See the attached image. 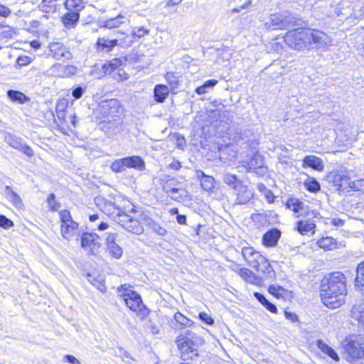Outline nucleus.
<instances>
[{"instance_id":"f257e3e1","label":"nucleus","mask_w":364,"mask_h":364,"mask_svg":"<svg viewBox=\"0 0 364 364\" xmlns=\"http://www.w3.org/2000/svg\"><path fill=\"white\" fill-rule=\"evenodd\" d=\"M346 282L345 275L341 272L331 273L322 279L321 297L324 305L336 309L344 303L347 292Z\"/></svg>"},{"instance_id":"f03ea898","label":"nucleus","mask_w":364,"mask_h":364,"mask_svg":"<svg viewBox=\"0 0 364 364\" xmlns=\"http://www.w3.org/2000/svg\"><path fill=\"white\" fill-rule=\"evenodd\" d=\"M181 358L183 360H193L198 355V346L202 338L191 331L177 336L176 339Z\"/></svg>"},{"instance_id":"7ed1b4c3","label":"nucleus","mask_w":364,"mask_h":364,"mask_svg":"<svg viewBox=\"0 0 364 364\" xmlns=\"http://www.w3.org/2000/svg\"><path fill=\"white\" fill-rule=\"evenodd\" d=\"M107 208L109 210L113 209V211L108 214L124 230L136 235H140L144 232L141 223L117 207L115 203H109Z\"/></svg>"},{"instance_id":"20e7f679","label":"nucleus","mask_w":364,"mask_h":364,"mask_svg":"<svg viewBox=\"0 0 364 364\" xmlns=\"http://www.w3.org/2000/svg\"><path fill=\"white\" fill-rule=\"evenodd\" d=\"M119 296L123 299L126 306L132 311L142 316L148 314L149 311L142 302L140 295L129 288L121 286L118 288Z\"/></svg>"},{"instance_id":"39448f33","label":"nucleus","mask_w":364,"mask_h":364,"mask_svg":"<svg viewBox=\"0 0 364 364\" xmlns=\"http://www.w3.org/2000/svg\"><path fill=\"white\" fill-rule=\"evenodd\" d=\"M309 28H302L289 31L284 36V41L292 49L297 50H309Z\"/></svg>"},{"instance_id":"423d86ee","label":"nucleus","mask_w":364,"mask_h":364,"mask_svg":"<svg viewBox=\"0 0 364 364\" xmlns=\"http://www.w3.org/2000/svg\"><path fill=\"white\" fill-rule=\"evenodd\" d=\"M348 355L347 360L355 361L364 356V336L362 335H350L342 343Z\"/></svg>"},{"instance_id":"0eeeda50","label":"nucleus","mask_w":364,"mask_h":364,"mask_svg":"<svg viewBox=\"0 0 364 364\" xmlns=\"http://www.w3.org/2000/svg\"><path fill=\"white\" fill-rule=\"evenodd\" d=\"M297 18L288 11L271 14L264 22L267 30H283L297 25Z\"/></svg>"},{"instance_id":"6e6552de","label":"nucleus","mask_w":364,"mask_h":364,"mask_svg":"<svg viewBox=\"0 0 364 364\" xmlns=\"http://www.w3.org/2000/svg\"><path fill=\"white\" fill-rule=\"evenodd\" d=\"M163 191L172 199L181 200L183 198L182 183L175 178L165 176L160 179Z\"/></svg>"},{"instance_id":"1a4fd4ad","label":"nucleus","mask_w":364,"mask_h":364,"mask_svg":"<svg viewBox=\"0 0 364 364\" xmlns=\"http://www.w3.org/2000/svg\"><path fill=\"white\" fill-rule=\"evenodd\" d=\"M328 180L340 192L350 191L352 181L349 176L343 171L331 172L328 176Z\"/></svg>"},{"instance_id":"9d476101","label":"nucleus","mask_w":364,"mask_h":364,"mask_svg":"<svg viewBox=\"0 0 364 364\" xmlns=\"http://www.w3.org/2000/svg\"><path fill=\"white\" fill-rule=\"evenodd\" d=\"M120 108L119 101L115 99L102 102L99 105V112L102 115L101 120L119 117L118 114Z\"/></svg>"},{"instance_id":"9b49d317","label":"nucleus","mask_w":364,"mask_h":364,"mask_svg":"<svg viewBox=\"0 0 364 364\" xmlns=\"http://www.w3.org/2000/svg\"><path fill=\"white\" fill-rule=\"evenodd\" d=\"M309 49L326 48L331 46V38L326 33L318 30L310 29Z\"/></svg>"},{"instance_id":"f8f14e48","label":"nucleus","mask_w":364,"mask_h":364,"mask_svg":"<svg viewBox=\"0 0 364 364\" xmlns=\"http://www.w3.org/2000/svg\"><path fill=\"white\" fill-rule=\"evenodd\" d=\"M100 128L108 136H115L123 130L122 121L120 117L102 119L100 122Z\"/></svg>"},{"instance_id":"ddd939ff","label":"nucleus","mask_w":364,"mask_h":364,"mask_svg":"<svg viewBox=\"0 0 364 364\" xmlns=\"http://www.w3.org/2000/svg\"><path fill=\"white\" fill-rule=\"evenodd\" d=\"M81 246L95 255L101 247V240L96 233L84 232L81 236Z\"/></svg>"},{"instance_id":"4468645a","label":"nucleus","mask_w":364,"mask_h":364,"mask_svg":"<svg viewBox=\"0 0 364 364\" xmlns=\"http://www.w3.org/2000/svg\"><path fill=\"white\" fill-rule=\"evenodd\" d=\"M4 141L10 146L22 151L28 157H31L34 155V152L31 147L24 144L22 142V139L16 136L11 133H6L4 134Z\"/></svg>"},{"instance_id":"2eb2a0df","label":"nucleus","mask_w":364,"mask_h":364,"mask_svg":"<svg viewBox=\"0 0 364 364\" xmlns=\"http://www.w3.org/2000/svg\"><path fill=\"white\" fill-rule=\"evenodd\" d=\"M48 73L54 76L60 77H70L77 73L76 67L73 65H65L60 63L53 65Z\"/></svg>"},{"instance_id":"dca6fc26","label":"nucleus","mask_w":364,"mask_h":364,"mask_svg":"<svg viewBox=\"0 0 364 364\" xmlns=\"http://www.w3.org/2000/svg\"><path fill=\"white\" fill-rule=\"evenodd\" d=\"M242 255L243 258L247 264L255 268L259 265V262L263 260L264 256L254 250L252 247H245L242 250Z\"/></svg>"},{"instance_id":"f3484780","label":"nucleus","mask_w":364,"mask_h":364,"mask_svg":"<svg viewBox=\"0 0 364 364\" xmlns=\"http://www.w3.org/2000/svg\"><path fill=\"white\" fill-rule=\"evenodd\" d=\"M53 56L59 60H66L72 58V54L68 48L61 43H52L49 46Z\"/></svg>"},{"instance_id":"a211bd4d","label":"nucleus","mask_w":364,"mask_h":364,"mask_svg":"<svg viewBox=\"0 0 364 364\" xmlns=\"http://www.w3.org/2000/svg\"><path fill=\"white\" fill-rule=\"evenodd\" d=\"M234 191L239 204L247 203L253 196L252 191L242 183H238Z\"/></svg>"},{"instance_id":"6ab92c4d","label":"nucleus","mask_w":364,"mask_h":364,"mask_svg":"<svg viewBox=\"0 0 364 364\" xmlns=\"http://www.w3.org/2000/svg\"><path fill=\"white\" fill-rule=\"evenodd\" d=\"M281 237V232L277 228L267 231L262 237V243L266 247H274Z\"/></svg>"},{"instance_id":"aec40b11","label":"nucleus","mask_w":364,"mask_h":364,"mask_svg":"<svg viewBox=\"0 0 364 364\" xmlns=\"http://www.w3.org/2000/svg\"><path fill=\"white\" fill-rule=\"evenodd\" d=\"M141 220L144 225L150 228L153 232L159 235L164 236L166 234V230L162 228L158 223L154 221L147 215H141Z\"/></svg>"},{"instance_id":"412c9836","label":"nucleus","mask_w":364,"mask_h":364,"mask_svg":"<svg viewBox=\"0 0 364 364\" xmlns=\"http://www.w3.org/2000/svg\"><path fill=\"white\" fill-rule=\"evenodd\" d=\"M78 231V224L75 221L61 224L60 232L63 238L70 240Z\"/></svg>"},{"instance_id":"4be33fe9","label":"nucleus","mask_w":364,"mask_h":364,"mask_svg":"<svg viewBox=\"0 0 364 364\" xmlns=\"http://www.w3.org/2000/svg\"><path fill=\"white\" fill-rule=\"evenodd\" d=\"M302 167L303 168L310 167L314 170L320 171L323 169L324 165H323L322 160L320 158H318L316 156L310 155V156H306L303 159Z\"/></svg>"},{"instance_id":"5701e85b","label":"nucleus","mask_w":364,"mask_h":364,"mask_svg":"<svg viewBox=\"0 0 364 364\" xmlns=\"http://www.w3.org/2000/svg\"><path fill=\"white\" fill-rule=\"evenodd\" d=\"M124 167L143 170L145 167L144 160L138 156L124 157L122 159Z\"/></svg>"},{"instance_id":"b1692460","label":"nucleus","mask_w":364,"mask_h":364,"mask_svg":"<svg viewBox=\"0 0 364 364\" xmlns=\"http://www.w3.org/2000/svg\"><path fill=\"white\" fill-rule=\"evenodd\" d=\"M80 19V12L67 11L62 17V21L67 28H74Z\"/></svg>"},{"instance_id":"393cba45","label":"nucleus","mask_w":364,"mask_h":364,"mask_svg":"<svg viewBox=\"0 0 364 364\" xmlns=\"http://www.w3.org/2000/svg\"><path fill=\"white\" fill-rule=\"evenodd\" d=\"M129 20L122 14H119L114 18L107 19L103 22V26L107 28H119L124 23H129Z\"/></svg>"},{"instance_id":"a878e982","label":"nucleus","mask_w":364,"mask_h":364,"mask_svg":"<svg viewBox=\"0 0 364 364\" xmlns=\"http://www.w3.org/2000/svg\"><path fill=\"white\" fill-rule=\"evenodd\" d=\"M196 176L200 180V186L205 191H210L214 188V178L206 176L203 171H197Z\"/></svg>"},{"instance_id":"bb28decb","label":"nucleus","mask_w":364,"mask_h":364,"mask_svg":"<svg viewBox=\"0 0 364 364\" xmlns=\"http://www.w3.org/2000/svg\"><path fill=\"white\" fill-rule=\"evenodd\" d=\"M264 161L263 158L259 154H255L250 159L249 161L246 162L245 167L247 168V171H255L257 168H259L263 167Z\"/></svg>"},{"instance_id":"cd10ccee","label":"nucleus","mask_w":364,"mask_h":364,"mask_svg":"<svg viewBox=\"0 0 364 364\" xmlns=\"http://www.w3.org/2000/svg\"><path fill=\"white\" fill-rule=\"evenodd\" d=\"M351 316L358 321V325L364 329V304H355L351 309Z\"/></svg>"},{"instance_id":"c85d7f7f","label":"nucleus","mask_w":364,"mask_h":364,"mask_svg":"<svg viewBox=\"0 0 364 364\" xmlns=\"http://www.w3.org/2000/svg\"><path fill=\"white\" fill-rule=\"evenodd\" d=\"M255 269L260 272L264 277L272 278L274 277V271L267 258L263 257V260L259 262V265L255 267Z\"/></svg>"},{"instance_id":"c756f323","label":"nucleus","mask_w":364,"mask_h":364,"mask_svg":"<svg viewBox=\"0 0 364 364\" xmlns=\"http://www.w3.org/2000/svg\"><path fill=\"white\" fill-rule=\"evenodd\" d=\"M117 45V41L115 39L109 40L105 38H99L97 42L98 50L102 51H110Z\"/></svg>"},{"instance_id":"7c9ffc66","label":"nucleus","mask_w":364,"mask_h":364,"mask_svg":"<svg viewBox=\"0 0 364 364\" xmlns=\"http://www.w3.org/2000/svg\"><path fill=\"white\" fill-rule=\"evenodd\" d=\"M287 207L296 214V217L302 215L304 210V203L296 198L289 199L286 204Z\"/></svg>"},{"instance_id":"2f4dec72","label":"nucleus","mask_w":364,"mask_h":364,"mask_svg":"<svg viewBox=\"0 0 364 364\" xmlns=\"http://www.w3.org/2000/svg\"><path fill=\"white\" fill-rule=\"evenodd\" d=\"M318 348L325 354L328 355L335 361H339L340 358L337 353L328 345L325 343L321 340H318L316 342Z\"/></svg>"},{"instance_id":"473e14b6","label":"nucleus","mask_w":364,"mask_h":364,"mask_svg":"<svg viewBox=\"0 0 364 364\" xmlns=\"http://www.w3.org/2000/svg\"><path fill=\"white\" fill-rule=\"evenodd\" d=\"M317 245L320 248L325 250H331L337 248L336 240L331 237H324L317 241Z\"/></svg>"},{"instance_id":"72a5a7b5","label":"nucleus","mask_w":364,"mask_h":364,"mask_svg":"<svg viewBox=\"0 0 364 364\" xmlns=\"http://www.w3.org/2000/svg\"><path fill=\"white\" fill-rule=\"evenodd\" d=\"M5 193H6L9 200L16 208H21L23 207V205L20 196L14 192L10 186H6Z\"/></svg>"},{"instance_id":"f704fd0d","label":"nucleus","mask_w":364,"mask_h":364,"mask_svg":"<svg viewBox=\"0 0 364 364\" xmlns=\"http://www.w3.org/2000/svg\"><path fill=\"white\" fill-rule=\"evenodd\" d=\"M115 36H117L115 41H117V44L122 47L130 46L133 43L131 36L126 32L118 30L115 32Z\"/></svg>"},{"instance_id":"c9c22d12","label":"nucleus","mask_w":364,"mask_h":364,"mask_svg":"<svg viewBox=\"0 0 364 364\" xmlns=\"http://www.w3.org/2000/svg\"><path fill=\"white\" fill-rule=\"evenodd\" d=\"M168 95V89L166 85H157L154 87V98L157 102H163Z\"/></svg>"},{"instance_id":"e433bc0d","label":"nucleus","mask_w":364,"mask_h":364,"mask_svg":"<svg viewBox=\"0 0 364 364\" xmlns=\"http://www.w3.org/2000/svg\"><path fill=\"white\" fill-rule=\"evenodd\" d=\"M316 228V225L308 220H300L297 223L296 228L297 230L301 235H306L308 232H311Z\"/></svg>"},{"instance_id":"4c0bfd02","label":"nucleus","mask_w":364,"mask_h":364,"mask_svg":"<svg viewBox=\"0 0 364 364\" xmlns=\"http://www.w3.org/2000/svg\"><path fill=\"white\" fill-rule=\"evenodd\" d=\"M65 6L67 11L80 12L84 9L82 0H66Z\"/></svg>"},{"instance_id":"58836bf2","label":"nucleus","mask_w":364,"mask_h":364,"mask_svg":"<svg viewBox=\"0 0 364 364\" xmlns=\"http://www.w3.org/2000/svg\"><path fill=\"white\" fill-rule=\"evenodd\" d=\"M106 252L109 256L117 259L121 258L123 254L122 248L117 243L107 246Z\"/></svg>"},{"instance_id":"ea45409f","label":"nucleus","mask_w":364,"mask_h":364,"mask_svg":"<svg viewBox=\"0 0 364 364\" xmlns=\"http://www.w3.org/2000/svg\"><path fill=\"white\" fill-rule=\"evenodd\" d=\"M122 65V60L119 58H114L112 60H109L108 63H105L103 65V69L106 74H111L112 72Z\"/></svg>"},{"instance_id":"a19ab883","label":"nucleus","mask_w":364,"mask_h":364,"mask_svg":"<svg viewBox=\"0 0 364 364\" xmlns=\"http://www.w3.org/2000/svg\"><path fill=\"white\" fill-rule=\"evenodd\" d=\"M149 33L150 30L143 26H134L132 28L131 31V38L134 41L136 38H141L145 36L146 35H149Z\"/></svg>"},{"instance_id":"79ce46f5","label":"nucleus","mask_w":364,"mask_h":364,"mask_svg":"<svg viewBox=\"0 0 364 364\" xmlns=\"http://www.w3.org/2000/svg\"><path fill=\"white\" fill-rule=\"evenodd\" d=\"M284 70V67L281 66L278 63H274L269 67L266 68V70H267L269 74L272 75V79H277L279 76L282 75Z\"/></svg>"},{"instance_id":"37998d69","label":"nucleus","mask_w":364,"mask_h":364,"mask_svg":"<svg viewBox=\"0 0 364 364\" xmlns=\"http://www.w3.org/2000/svg\"><path fill=\"white\" fill-rule=\"evenodd\" d=\"M304 185L307 191L312 193H316L321 188L320 183L313 177H309L305 180Z\"/></svg>"},{"instance_id":"c03bdc74","label":"nucleus","mask_w":364,"mask_h":364,"mask_svg":"<svg viewBox=\"0 0 364 364\" xmlns=\"http://www.w3.org/2000/svg\"><path fill=\"white\" fill-rule=\"evenodd\" d=\"M8 97L14 102H18L21 104L27 100V97L22 92L16 90H9Z\"/></svg>"},{"instance_id":"a18cd8bd","label":"nucleus","mask_w":364,"mask_h":364,"mask_svg":"<svg viewBox=\"0 0 364 364\" xmlns=\"http://www.w3.org/2000/svg\"><path fill=\"white\" fill-rule=\"evenodd\" d=\"M356 272L355 286L364 287V262L358 264Z\"/></svg>"},{"instance_id":"49530a36","label":"nucleus","mask_w":364,"mask_h":364,"mask_svg":"<svg viewBox=\"0 0 364 364\" xmlns=\"http://www.w3.org/2000/svg\"><path fill=\"white\" fill-rule=\"evenodd\" d=\"M223 182L231 186L233 189L235 188V186L238 183H241V181L237 180V178L235 175L231 174L230 173H226L223 175Z\"/></svg>"},{"instance_id":"de8ad7c7","label":"nucleus","mask_w":364,"mask_h":364,"mask_svg":"<svg viewBox=\"0 0 364 364\" xmlns=\"http://www.w3.org/2000/svg\"><path fill=\"white\" fill-rule=\"evenodd\" d=\"M175 321L179 323L181 326L183 327H189L192 326L193 321L189 318H186L184 315H183L180 312H176L174 315Z\"/></svg>"},{"instance_id":"09e8293b","label":"nucleus","mask_w":364,"mask_h":364,"mask_svg":"<svg viewBox=\"0 0 364 364\" xmlns=\"http://www.w3.org/2000/svg\"><path fill=\"white\" fill-rule=\"evenodd\" d=\"M268 291L277 299L283 298L286 294V290L280 286L271 285L268 288Z\"/></svg>"},{"instance_id":"8fccbe9b","label":"nucleus","mask_w":364,"mask_h":364,"mask_svg":"<svg viewBox=\"0 0 364 364\" xmlns=\"http://www.w3.org/2000/svg\"><path fill=\"white\" fill-rule=\"evenodd\" d=\"M166 79L169 84L171 89L173 90L177 87V85L179 82V77L173 72H168L166 74Z\"/></svg>"},{"instance_id":"3c124183","label":"nucleus","mask_w":364,"mask_h":364,"mask_svg":"<svg viewBox=\"0 0 364 364\" xmlns=\"http://www.w3.org/2000/svg\"><path fill=\"white\" fill-rule=\"evenodd\" d=\"M47 203L51 211H57L60 206V203L56 200L54 193H50L48 196Z\"/></svg>"},{"instance_id":"603ef678","label":"nucleus","mask_w":364,"mask_h":364,"mask_svg":"<svg viewBox=\"0 0 364 364\" xmlns=\"http://www.w3.org/2000/svg\"><path fill=\"white\" fill-rule=\"evenodd\" d=\"M124 165L122 159H117L113 161L111 164L110 168L115 173H121L124 171Z\"/></svg>"},{"instance_id":"864d4df0","label":"nucleus","mask_w":364,"mask_h":364,"mask_svg":"<svg viewBox=\"0 0 364 364\" xmlns=\"http://www.w3.org/2000/svg\"><path fill=\"white\" fill-rule=\"evenodd\" d=\"M353 15L356 18H364V4H355L353 10Z\"/></svg>"},{"instance_id":"5fc2aeb1","label":"nucleus","mask_w":364,"mask_h":364,"mask_svg":"<svg viewBox=\"0 0 364 364\" xmlns=\"http://www.w3.org/2000/svg\"><path fill=\"white\" fill-rule=\"evenodd\" d=\"M61 224L70 223V221H74L71 217L70 211L66 209L60 210L59 212Z\"/></svg>"},{"instance_id":"6e6d98bb","label":"nucleus","mask_w":364,"mask_h":364,"mask_svg":"<svg viewBox=\"0 0 364 364\" xmlns=\"http://www.w3.org/2000/svg\"><path fill=\"white\" fill-rule=\"evenodd\" d=\"M350 191L364 192V179L352 181Z\"/></svg>"},{"instance_id":"4d7b16f0","label":"nucleus","mask_w":364,"mask_h":364,"mask_svg":"<svg viewBox=\"0 0 364 364\" xmlns=\"http://www.w3.org/2000/svg\"><path fill=\"white\" fill-rule=\"evenodd\" d=\"M14 225V223L5 215H0V227L8 229Z\"/></svg>"},{"instance_id":"13d9d810","label":"nucleus","mask_w":364,"mask_h":364,"mask_svg":"<svg viewBox=\"0 0 364 364\" xmlns=\"http://www.w3.org/2000/svg\"><path fill=\"white\" fill-rule=\"evenodd\" d=\"M199 318L208 325H213L214 323V319L207 313L200 312L199 314Z\"/></svg>"},{"instance_id":"bf43d9fd","label":"nucleus","mask_w":364,"mask_h":364,"mask_svg":"<svg viewBox=\"0 0 364 364\" xmlns=\"http://www.w3.org/2000/svg\"><path fill=\"white\" fill-rule=\"evenodd\" d=\"M238 274L247 281H250L252 277V273L250 270L246 268L239 269Z\"/></svg>"},{"instance_id":"052dcab7","label":"nucleus","mask_w":364,"mask_h":364,"mask_svg":"<svg viewBox=\"0 0 364 364\" xmlns=\"http://www.w3.org/2000/svg\"><path fill=\"white\" fill-rule=\"evenodd\" d=\"M84 92L85 89L80 86H78L73 90L72 95L75 99H80Z\"/></svg>"},{"instance_id":"680f3d73","label":"nucleus","mask_w":364,"mask_h":364,"mask_svg":"<svg viewBox=\"0 0 364 364\" xmlns=\"http://www.w3.org/2000/svg\"><path fill=\"white\" fill-rule=\"evenodd\" d=\"M17 64L19 66H26L31 63V58L28 56H20L17 58Z\"/></svg>"},{"instance_id":"e2e57ef3","label":"nucleus","mask_w":364,"mask_h":364,"mask_svg":"<svg viewBox=\"0 0 364 364\" xmlns=\"http://www.w3.org/2000/svg\"><path fill=\"white\" fill-rule=\"evenodd\" d=\"M117 238V234L115 233H109L106 237V247L116 243L115 240Z\"/></svg>"},{"instance_id":"0e129e2a","label":"nucleus","mask_w":364,"mask_h":364,"mask_svg":"<svg viewBox=\"0 0 364 364\" xmlns=\"http://www.w3.org/2000/svg\"><path fill=\"white\" fill-rule=\"evenodd\" d=\"M11 10L0 4V16L2 17H8L11 14Z\"/></svg>"},{"instance_id":"69168bd1","label":"nucleus","mask_w":364,"mask_h":364,"mask_svg":"<svg viewBox=\"0 0 364 364\" xmlns=\"http://www.w3.org/2000/svg\"><path fill=\"white\" fill-rule=\"evenodd\" d=\"M264 306L272 313L277 312V306L269 300L264 304Z\"/></svg>"},{"instance_id":"338daca9","label":"nucleus","mask_w":364,"mask_h":364,"mask_svg":"<svg viewBox=\"0 0 364 364\" xmlns=\"http://www.w3.org/2000/svg\"><path fill=\"white\" fill-rule=\"evenodd\" d=\"M284 316H285L286 318H287L288 320H290L291 322H295L298 320V317H297L296 314L294 313H292V312L285 311Z\"/></svg>"},{"instance_id":"774afa93","label":"nucleus","mask_w":364,"mask_h":364,"mask_svg":"<svg viewBox=\"0 0 364 364\" xmlns=\"http://www.w3.org/2000/svg\"><path fill=\"white\" fill-rule=\"evenodd\" d=\"M64 360L71 364H80V361L76 358L71 355H65Z\"/></svg>"}]
</instances>
